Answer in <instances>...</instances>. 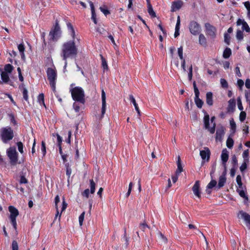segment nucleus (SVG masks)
Segmentation results:
<instances>
[{
	"mask_svg": "<svg viewBox=\"0 0 250 250\" xmlns=\"http://www.w3.org/2000/svg\"><path fill=\"white\" fill-rule=\"evenodd\" d=\"M66 25L73 40L63 43L61 48L60 55L65 62L64 69H65L67 64V59L75 57L78 53V49L74 42L75 33L73 27L70 22H67Z\"/></svg>",
	"mask_w": 250,
	"mask_h": 250,
	"instance_id": "f257e3e1",
	"label": "nucleus"
},
{
	"mask_svg": "<svg viewBox=\"0 0 250 250\" xmlns=\"http://www.w3.org/2000/svg\"><path fill=\"white\" fill-rule=\"evenodd\" d=\"M70 92L73 100L84 104L85 103V95L84 90L82 87L79 86L75 87L74 88H71Z\"/></svg>",
	"mask_w": 250,
	"mask_h": 250,
	"instance_id": "f03ea898",
	"label": "nucleus"
},
{
	"mask_svg": "<svg viewBox=\"0 0 250 250\" xmlns=\"http://www.w3.org/2000/svg\"><path fill=\"white\" fill-rule=\"evenodd\" d=\"M0 136L2 142L4 143H7L13 139V131L10 127L2 128L1 130Z\"/></svg>",
	"mask_w": 250,
	"mask_h": 250,
	"instance_id": "7ed1b4c3",
	"label": "nucleus"
},
{
	"mask_svg": "<svg viewBox=\"0 0 250 250\" xmlns=\"http://www.w3.org/2000/svg\"><path fill=\"white\" fill-rule=\"evenodd\" d=\"M47 77L49 84L53 91L56 90V81L57 79V73L54 69L52 68H48L47 70Z\"/></svg>",
	"mask_w": 250,
	"mask_h": 250,
	"instance_id": "20e7f679",
	"label": "nucleus"
},
{
	"mask_svg": "<svg viewBox=\"0 0 250 250\" xmlns=\"http://www.w3.org/2000/svg\"><path fill=\"white\" fill-rule=\"evenodd\" d=\"M61 28L59 25L58 22L56 21L54 28L49 33L50 40L54 42L57 41L61 37Z\"/></svg>",
	"mask_w": 250,
	"mask_h": 250,
	"instance_id": "39448f33",
	"label": "nucleus"
},
{
	"mask_svg": "<svg viewBox=\"0 0 250 250\" xmlns=\"http://www.w3.org/2000/svg\"><path fill=\"white\" fill-rule=\"evenodd\" d=\"M7 154L12 165H16L18 161V152L15 147H11L7 150Z\"/></svg>",
	"mask_w": 250,
	"mask_h": 250,
	"instance_id": "423d86ee",
	"label": "nucleus"
},
{
	"mask_svg": "<svg viewBox=\"0 0 250 250\" xmlns=\"http://www.w3.org/2000/svg\"><path fill=\"white\" fill-rule=\"evenodd\" d=\"M10 213V219L11 222L15 229H17L16 217L19 215L18 210L13 206H10L8 208Z\"/></svg>",
	"mask_w": 250,
	"mask_h": 250,
	"instance_id": "0eeeda50",
	"label": "nucleus"
},
{
	"mask_svg": "<svg viewBox=\"0 0 250 250\" xmlns=\"http://www.w3.org/2000/svg\"><path fill=\"white\" fill-rule=\"evenodd\" d=\"M190 32L193 35L198 34L201 31L200 25L195 21H191L189 25Z\"/></svg>",
	"mask_w": 250,
	"mask_h": 250,
	"instance_id": "6e6552de",
	"label": "nucleus"
},
{
	"mask_svg": "<svg viewBox=\"0 0 250 250\" xmlns=\"http://www.w3.org/2000/svg\"><path fill=\"white\" fill-rule=\"evenodd\" d=\"M206 35L209 36L211 38L214 39L216 35V28L209 23L205 24Z\"/></svg>",
	"mask_w": 250,
	"mask_h": 250,
	"instance_id": "1a4fd4ad",
	"label": "nucleus"
},
{
	"mask_svg": "<svg viewBox=\"0 0 250 250\" xmlns=\"http://www.w3.org/2000/svg\"><path fill=\"white\" fill-rule=\"evenodd\" d=\"M204 124L205 128L208 129L210 133L213 134L215 132L216 124L214 123L213 126L212 127H209V116L208 114L205 115Z\"/></svg>",
	"mask_w": 250,
	"mask_h": 250,
	"instance_id": "9d476101",
	"label": "nucleus"
},
{
	"mask_svg": "<svg viewBox=\"0 0 250 250\" xmlns=\"http://www.w3.org/2000/svg\"><path fill=\"white\" fill-rule=\"evenodd\" d=\"M210 151L208 147H204V150H200V155L203 160H206L208 162L209 160Z\"/></svg>",
	"mask_w": 250,
	"mask_h": 250,
	"instance_id": "9b49d317",
	"label": "nucleus"
},
{
	"mask_svg": "<svg viewBox=\"0 0 250 250\" xmlns=\"http://www.w3.org/2000/svg\"><path fill=\"white\" fill-rule=\"evenodd\" d=\"M221 160L222 162V165L223 166H225L227 165V162L229 159V152L226 148L223 149L221 155Z\"/></svg>",
	"mask_w": 250,
	"mask_h": 250,
	"instance_id": "f8f14e48",
	"label": "nucleus"
},
{
	"mask_svg": "<svg viewBox=\"0 0 250 250\" xmlns=\"http://www.w3.org/2000/svg\"><path fill=\"white\" fill-rule=\"evenodd\" d=\"M237 25H242V29L243 30H245L247 32H250V28L249 26L247 23L244 20L239 19L237 21Z\"/></svg>",
	"mask_w": 250,
	"mask_h": 250,
	"instance_id": "ddd939ff",
	"label": "nucleus"
},
{
	"mask_svg": "<svg viewBox=\"0 0 250 250\" xmlns=\"http://www.w3.org/2000/svg\"><path fill=\"white\" fill-rule=\"evenodd\" d=\"M183 1L181 0L173 1L171 5V12H175L181 8L183 5Z\"/></svg>",
	"mask_w": 250,
	"mask_h": 250,
	"instance_id": "4468645a",
	"label": "nucleus"
},
{
	"mask_svg": "<svg viewBox=\"0 0 250 250\" xmlns=\"http://www.w3.org/2000/svg\"><path fill=\"white\" fill-rule=\"evenodd\" d=\"M105 93L103 89L102 91V117L104 115L106 110V101H105Z\"/></svg>",
	"mask_w": 250,
	"mask_h": 250,
	"instance_id": "2eb2a0df",
	"label": "nucleus"
},
{
	"mask_svg": "<svg viewBox=\"0 0 250 250\" xmlns=\"http://www.w3.org/2000/svg\"><path fill=\"white\" fill-rule=\"evenodd\" d=\"M192 190L195 195L199 198L200 197L201 192L200 191V182L199 181L195 182L192 187Z\"/></svg>",
	"mask_w": 250,
	"mask_h": 250,
	"instance_id": "dca6fc26",
	"label": "nucleus"
},
{
	"mask_svg": "<svg viewBox=\"0 0 250 250\" xmlns=\"http://www.w3.org/2000/svg\"><path fill=\"white\" fill-rule=\"evenodd\" d=\"M239 214L241 215V218L243 219L247 223V227L250 228V215L243 211H240Z\"/></svg>",
	"mask_w": 250,
	"mask_h": 250,
	"instance_id": "f3484780",
	"label": "nucleus"
},
{
	"mask_svg": "<svg viewBox=\"0 0 250 250\" xmlns=\"http://www.w3.org/2000/svg\"><path fill=\"white\" fill-rule=\"evenodd\" d=\"M225 134L224 128L223 126L218 128L216 132V140L221 141Z\"/></svg>",
	"mask_w": 250,
	"mask_h": 250,
	"instance_id": "a211bd4d",
	"label": "nucleus"
},
{
	"mask_svg": "<svg viewBox=\"0 0 250 250\" xmlns=\"http://www.w3.org/2000/svg\"><path fill=\"white\" fill-rule=\"evenodd\" d=\"M226 177H225L224 175H221L219 177L218 184L216 187V189L217 190L224 186L225 183H226Z\"/></svg>",
	"mask_w": 250,
	"mask_h": 250,
	"instance_id": "6ab92c4d",
	"label": "nucleus"
},
{
	"mask_svg": "<svg viewBox=\"0 0 250 250\" xmlns=\"http://www.w3.org/2000/svg\"><path fill=\"white\" fill-rule=\"evenodd\" d=\"M217 184V182L215 180H211V181L208 184L207 187V189L206 190V192L209 194L211 193L210 189L213 188V187L216 188V186Z\"/></svg>",
	"mask_w": 250,
	"mask_h": 250,
	"instance_id": "aec40b11",
	"label": "nucleus"
},
{
	"mask_svg": "<svg viewBox=\"0 0 250 250\" xmlns=\"http://www.w3.org/2000/svg\"><path fill=\"white\" fill-rule=\"evenodd\" d=\"M180 26V16H178L177 17V22H176L175 29V33H174V35L175 38L177 37L180 34V33H179Z\"/></svg>",
	"mask_w": 250,
	"mask_h": 250,
	"instance_id": "412c9836",
	"label": "nucleus"
},
{
	"mask_svg": "<svg viewBox=\"0 0 250 250\" xmlns=\"http://www.w3.org/2000/svg\"><path fill=\"white\" fill-rule=\"evenodd\" d=\"M206 103L208 105H213L212 93L211 92H207L206 94Z\"/></svg>",
	"mask_w": 250,
	"mask_h": 250,
	"instance_id": "4be33fe9",
	"label": "nucleus"
},
{
	"mask_svg": "<svg viewBox=\"0 0 250 250\" xmlns=\"http://www.w3.org/2000/svg\"><path fill=\"white\" fill-rule=\"evenodd\" d=\"M1 79L4 83H8L10 81L9 76L8 73L2 71L0 74Z\"/></svg>",
	"mask_w": 250,
	"mask_h": 250,
	"instance_id": "5701e85b",
	"label": "nucleus"
},
{
	"mask_svg": "<svg viewBox=\"0 0 250 250\" xmlns=\"http://www.w3.org/2000/svg\"><path fill=\"white\" fill-rule=\"evenodd\" d=\"M199 94H197V95H195L194 101L197 106L201 108L203 104V102L199 98Z\"/></svg>",
	"mask_w": 250,
	"mask_h": 250,
	"instance_id": "b1692460",
	"label": "nucleus"
},
{
	"mask_svg": "<svg viewBox=\"0 0 250 250\" xmlns=\"http://www.w3.org/2000/svg\"><path fill=\"white\" fill-rule=\"evenodd\" d=\"M177 169L176 171V174L179 175L180 173L183 171V167L181 164L180 157L178 156V160L177 162Z\"/></svg>",
	"mask_w": 250,
	"mask_h": 250,
	"instance_id": "393cba45",
	"label": "nucleus"
},
{
	"mask_svg": "<svg viewBox=\"0 0 250 250\" xmlns=\"http://www.w3.org/2000/svg\"><path fill=\"white\" fill-rule=\"evenodd\" d=\"M129 100L133 104V105H134V106L135 107V110L137 112L138 114L139 115H140V110L139 109L138 104H137L136 102V100H135V98H134V97L132 95H129Z\"/></svg>",
	"mask_w": 250,
	"mask_h": 250,
	"instance_id": "a878e982",
	"label": "nucleus"
},
{
	"mask_svg": "<svg viewBox=\"0 0 250 250\" xmlns=\"http://www.w3.org/2000/svg\"><path fill=\"white\" fill-rule=\"evenodd\" d=\"M18 48L19 49V52L21 53V59L24 61L25 60V56L24 53L25 49L24 45L21 43L18 46Z\"/></svg>",
	"mask_w": 250,
	"mask_h": 250,
	"instance_id": "bb28decb",
	"label": "nucleus"
},
{
	"mask_svg": "<svg viewBox=\"0 0 250 250\" xmlns=\"http://www.w3.org/2000/svg\"><path fill=\"white\" fill-rule=\"evenodd\" d=\"M147 8H148V12L149 14L152 17H156V13L154 11L152 6H151L150 1L147 0Z\"/></svg>",
	"mask_w": 250,
	"mask_h": 250,
	"instance_id": "cd10ccee",
	"label": "nucleus"
},
{
	"mask_svg": "<svg viewBox=\"0 0 250 250\" xmlns=\"http://www.w3.org/2000/svg\"><path fill=\"white\" fill-rule=\"evenodd\" d=\"M199 43L200 44L204 45V46L206 45V44H207L206 38L203 34H201L199 35Z\"/></svg>",
	"mask_w": 250,
	"mask_h": 250,
	"instance_id": "c85d7f7f",
	"label": "nucleus"
},
{
	"mask_svg": "<svg viewBox=\"0 0 250 250\" xmlns=\"http://www.w3.org/2000/svg\"><path fill=\"white\" fill-rule=\"evenodd\" d=\"M231 54V50L229 48H226L223 52V56L225 59L229 58Z\"/></svg>",
	"mask_w": 250,
	"mask_h": 250,
	"instance_id": "c756f323",
	"label": "nucleus"
},
{
	"mask_svg": "<svg viewBox=\"0 0 250 250\" xmlns=\"http://www.w3.org/2000/svg\"><path fill=\"white\" fill-rule=\"evenodd\" d=\"M4 71L7 73H11L13 69V66L10 64H7L4 66Z\"/></svg>",
	"mask_w": 250,
	"mask_h": 250,
	"instance_id": "7c9ffc66",
	"label": "nucleus"
},
{
	"mask_svg": "<svg viewBox=\"0 0 250 250\" xmlns=\"http://www.w3.org/2000/svg\"><path fill=\"white\" fill-rule=\"evenodd\" d=\"M89 3H90V6L91 8V14H92L91 19H95V18H96V13L95 11L94 4H93V2H92L91 1H90L89 2Z\"/></svg>",
	"mask_w": 250,
	"mask_h": 250,
	"instance_id": "2f4dec72",
	"label": "nucleus"
},
{
	"mask_svg": "<svg viewBox=\"0 0 250 250\" xmlns=\"http://www.w3.org/2000/svg\"><path fill=\"white\" fill-rule=\"evenodd\" d=\"M158 238L161 243H166L167 242V238L161 232L158 233Z\"/></svg>",
	"mask_w": 250,
	"mask_h": 250,
	"instance_id": "473e14b6",
	"label": "nucleus"
},
{
	"mask_svg": "<svg viewBox=\"0 0 250 250\" xmlns=\"http://www.w3.org/2000/svg\"><path fill=\"white\" fill-rule=\"evenodd\" d=\"M233 143H234V142H233V140L232 139H231L229 137L228 138V139L227 140V142H226V145L228 148H232L233 146Z\"/></svg>",
	"mask_w": 250,
	"mask_h": 250,
	"instance_id": "72a5a7b5",
	"label": "nucleus"
},
{
	"mask_svg": "<svg viewBox=\"0 0 250 250\" xmlns=\"http://www.w3.org/2000/svg\"><path fill=\"white\" fill-rule=\"evenodd\" d=\"M60 202V197L58 195H57L55 198V208L57 210V214H56V218L59 215V210L58 208L57 204Z\"/></svg>",
	"mask_w": 250,
	"mask_h": 250,
	"instance_id": "f704fd0d",
	"label": "nucleus"
},
{
	"mask_svg": "<svg viewBox=\"0 0 250 250\" xmlns=\"http://www.w3.org/2000/svg\"><path fill=\"white\" fill-rule=\"evenodd\" d=\"M236 37L237 39L239 41L243 40V32L241 30H238L237 31Z\"/></svg>",
	"mask_w": 250,
	"mask_h": 250,
	"instance_id": "c9c22d12",
	"label": "nucleus"
},
{
	"mask_svg": "<svg viewBox=\"0 0 250 250\" xmlns=\"http://www.w3.org/2000/svg\"><path fill=\"white\" fill-rule=\"evenodd\" d=\"M65 167H66V174L68 176V178H69L70 177L71 172H72V170H71V168H70V167H69L68 164H66Z\"/></svg>",
	"mask_w": 250,
	"mask_h": 250,
	"instance_id": "e433bc0d",
	"label": "nucleus"
},
{
	"mask_svg": "<svg viewBox=\"0 0 250 250\" xmlns=\"http://www.w3.org/2000/svg\"><path fill=\"white\" fill-rule=\"evenodd\" d=\"M38 102L40 104H42L44 106H45V105L44 104V95L42 93L40 94L39 95L38 97Z\"/></svg>",
	"mask_w": 250,
	"mask_h": 250,
	"instance_id": "4c0bfd02",
	"label": "nucleus"
},
{
	"mask_svg": "<svg viewBox=\"0 0 250 250\" xmlns=\"http://www.w3.org/2000/svg\"><path fill=\"white\" fill-rule=\"evenodd\" d=\"M90 192L93 194L95 192V183L93 180H90Z\"/></svg>",
	"mask_w": 250,
	"mask_h": 250,
	"instance_id": "58836bf2",
	"label": "nucleus"
},
{
	"mask_svg": "<svg viewBox=\"0 0 250 250\" xmlns=\"http://www.w3.org/2000/svg\"><path fill=\"white\" fill-rule=\"evenodd\" d=\"M220 83L221 86L224 88H227L228 87V83L227 81L224 79H221Z\"/></svg>",
	"mask_w": 250,
	"mask_h": 250,
	"instance_id": "ea45409f",
	"label": "nucleus"
},
{
	"mask_svg": "<svg viewBox=\"0 0 250 250\" xmlns=\"http://www.w3.org/2000/svg\"><path fill=\"white\" fill-rule=\"evenodd\" d=\"M231 163L234 167H237V159L236 156L233 155L231 157Z\"/></svg>",
	"mask_w": 250,
	"mask_h": 250,
	"instance_id": "a19ab883",
	"label": "nucleus"
},
{
	"mask_svg": "<svg viewBox=\"0 0 250 250\" xmlns=\"http://www.w3.org/2000/svg\"><path fill=\"white\" fill-rule=\"evenodd\" d=\"M23 98L26 101H28V91L26 88H24L23 89L22 91Z\"/></svg>",
	"mask_w": 250,
	"mask_h": 250,
	"instance_id": "79ce46f5",
	"label": "nucleus"
},
{
	"mask_svg": "<svg viewBox=\"0 0 250 250\" xmlns=\"http://www.w3.org/2000/svg\"><path fill=\"white\" fill-rule=\"evenodd\" d=\"M246 117V112L244 111H243L242 110V111L240 112V115H239L240 121L241 122H243L245 120Z\"/></svg>",
	"mask_w": 250,
	"mask_h": 250,
	"instance_id": "37998d69",
	"label": "nucleus"
},
{
	"mask_svg": "<svg viewBox=\"0 0 250 250\" xmlns=\"http://www.w3.org/2000/svg\"><path fill=\"white\" fill-rule=\"evenodd\" d=\"M67 204L65 202L64 199H63V201H62V208L61 213H62L64 210H65V209H66V208L67 207ZM61 216V214H60L59 215V220H60Z\"/></svg>",
	"mask_w": 250,
	"mask_h": 250,
	"instance_id": "c03bdc74",
	"label": "nucleus"
},
{
	"mask_svg": "<svg viewBox=\"0 0 250 250\" xmlns=\"http://www.w3.org/2000/svg\"><path fill=\"white\" fill-rule=\"evenodd\" d=\"M236 182L238 185L239 188H242V183L241 181V177L240 175H238L236 177Z\"/></svg>",
	"mask_w": 250,
	"mask_h": 250,
	"instance_id": "a18cd8bd",
	"label": "nucleus"
},
{
	"mask_svg": "<svg viewBox=\"0 0 250 250\" xmlns=\"http://www.w3.org/2000/svg\"><path fill=\"white\" fill-rule=\"evenodd\" d=\"M178 54L179 56V58L181 60L183 61L184 58L183 56V47L181 46L180 47L178 48Z\"/></svg>",
	"mask_w": 250,
	"mask_h": 250,
	"instance_id": "49530a36",
	"label": "nucleus"
},
{
	"mask_svg": "<svg viewBox=\"0 0 250 250\" xmlns=\"http://www.w3.org/2000/svg\"><path fill=\"white\" fill-rule=\"evenodd\" d=\"M12 250H19L18 243L16 241L13 240L12 241Z\"/></svg>",
	"mask_w": 250,
	"mask_h": 250,
	"instance_id": "de8ad7c7",
	"label": "nucleus"
},
{
	"mask_svg": "<svg viewBox=\"0 0 250 250\" xmlns=\"http://www.w3.org/2000/svg\"><path fill=\"white\" fill-rule=\"evenodd\" d=\"M85 212H83L79 217V222L80 226L83 225V223L84 220Z\"/></svg>",
	"mask_w": 250,
	"mask_h": 250,
	"instance_id": "09e8293b",
	"label": "nucleus"
},
{
	"mask_svg": "<svg viewBox=\"0 0 250 250\" xmlns=\"http://www.w3.org/2000/svg\"><path fill=\"white\" fill-rule=\"evenodd\" d=\"M132 187H133V183L132 182H130L129 183V184L128 191H127V193H126V195H125V197H128L130 195V193H131V190H132Z\"/></svg>",
	"mask_w": 250,
	"mask_h": 250,
	"instance_id": "8fccbe9b",
	"label": "nucleus"
},
{
	"mask_svg": "<svg viewBox=\"0 0 250 250\" xmlns=\"http://www.w3.org/2000/svg\"><path fill=\"white\" fill-rule=\"evenodd\" d=\"M17 146L18 147V150L20 153H22L23 152V144L21 142H19L17 143Z\"/></svg>",
	"mask_w": 250,
	"mask_h": 250,
	"instance_id": "3c124183",
	"label": "nucleus"
},
{
	"mask_svg": "<svg viewBox=\"0 0 250 250\" xmlns=\"http://www.w3.org/2000/svg\"><path fill=\"white\" fill-rule=\"evenodd\" d=\"M230 125L231 126V129L233 130L234 132L236 129V124L233 119L230 121Z\"/></svg>",
	"mask_w": 250,
	"mask_h": 250,
	"instance_id": "603ef678",
	"label": "nucleus"
},
{
	"mask_svg": "<svg viewBox=\"0 0 250 250\" xmlns=\"http://www.w3.org/2000/svg\"><path fill=\"white\" fill-rule=\"evenodd\" d=\"M237 105H238V108L240 110H243V107L242 106L241 100L240 97H238L237 98Z\"/></svg>",
	"mask_w": 250,
	"mask_h": 250,
	"instance_id": "864d4df0",
	"label": "nucleus"
},
{
	"mask_svg": "<svg viewBox=\"0 0 250 250\" xmlns=\"http://www.w3.org/2000/svg\"><path fill=\"white\" fill-rule=\"evenodd\" d=\"M41 150L43 153V156H44L46 154V147H45V144L43 141H42V142Z\"/></svg>",
	"mask_w": 250,
	"mask_h": 250,
	"instance_id": "5fc2aeb1",
	"label": "nucleus"
},
{
	"mask_svg": "<svg viewBox=\"0 0 250 250\" xmlns=\"http://www.w3.org/2000/svg\"><path fill=\"white\" fill-rule=\"evenodd\" d=\"M100 9L101 11L102 12L105 16H106L108 14H110L109 11L108 9H105L103 7H102V6L100 7Z\"/></svg>",
	"mask_w": 250,
	"mask_h": 250,
	"instance_id": "6e6d98bb",
	"label": "nucleus"
},
{
	"mask_svg": "<svg viewBox=\"0 0 250 250\" xmlns=\"http://www.w3.org/2000/svg\"><path fill=\"white\" fill-rule=\"evenodd\" d=\"M245 93L246 101L250 104V91H245Z\"/></svg>",
	"mask_w": 250,
	"mask_h": 250,
	"instance_id": "4d7b16f0",
	"label": "nucleus"
},
{
	"mask_svg": "<svg viewBox=\"0 0 250 250\" xmlns=\"http://www.w3.org/2000/svg\"><path fill=\"white\" fill-rule=\"evenodd\" d=\"M224 41H225V42L227 44H229V42H230V37L227 33H225V35H224Z\"/></svg>",
	"mask_w": 250,
	"mask_h": 250,
	"instance_id": "13d9d810",
	"label": "nucleus"
},
{
	"mask_svg": "<svg viewBox=\"0 0 250 250\" xmlns=\"http://www.w3.org/2000/svg\"><path fill=\"white\" fill-rule=\"evenodd\" d=\"M102 66L104 69H107L108 66L106 60L103 57H102Z\"/></svg>",
	"mask_w": 250,
	"mask_h": 250,
	"instance_id": "bf43d9fd",
	"label": "nucleus"
},
{
	"mask_svg": "<svg viewBox=\"0 0 250 250\" xmlns=\"http://www.w3.org/2000/svg\"><path fill=\"white\" fill-rule=\"evenodd\" d=\"M139 227L143 231H144L146 228L149 229V226L146 223H141Z\"/></svg>",
	"mask_w": 250,
	"mask_h": 250,
	"instance_id": "052dcab7",
	"label": "nucleus"
},
{
	"mask_svg": "<svg viewBox=\"0 0 250 250\" xmlns=\"http://www.w3.org/2000/svg\"><path fill=\"white\" fill-rule=\"evenodd\" d=\"M56 136L57 137V142L58 143V145H61L62 139V137H61L58 134H53V136L54 137L55 136Z\"/></svg>",
	"mask_w": 250,
	"mask_h": 250,
	"instance_id": "680f3d73",
	"label": "nucleus"
},
{
	"mask_svg": "<svg viewBox=\"0 0 250 250\" xmlns=\"http://www.w3.org/2000/svg\"><path fill=\"white\" fill-rule=\"evenodd\" d=\"M237 191L239 192V194L241 197L248 199V197L246 196L245 191L243 190H237Z\"/></svg>",
	"mask_w": 250,
	"mask_h": 250,
	"instance_id": "e2e57ef3",
	"label": "nucleus"
},
{
	"mask_svg": "<svg viewBox=\"0 0 250 250\" xmlns=\"http://www.w3.org/2000/svg\"><path fill=\"white\" fill-rule=\"evenodd\" d=\"M179 217H180V220L183 223H185L186 221H187V218L186 216H185V215L183 213L180 215Z\"/></svg>",
	"mask_w": 250,
	"mask_h": 250,
	"instance_id": "0e129e2a",
	"label": "nucleus"
},
{
	"mask_svg": "<svg viewBox=\"0 0 250 250\" xmlns=\"http://www.w3.org/2000/svg\"><path fill=\"white\" fill-rule=\"evenodd\" d=\"M193 88H194V91L195 93V95H197V94H200L199 91L196 86L195 82H193Z\"/></svg>",
	"mask_w": 250,
	"mask_h": 250,
	"instance_id": "69168bd1",
	"label": "nucleus"
},
{
	"mask_svg": "<svg viewBox=\"0 0 250 250\" xmlns=\"http://www.w3.org/2000/svg\"><path fill=\"white\" fill-rule=\"evenodd\" d=\"M247 164L245 162L243 163L240 167V170L241 172L244 171L247 168Z\"/></svg>",
	"mask_w": 250,
	"mask_h": 250,
	"instance_id": "338daca9",
	"label": "nucleus"
},
{
	"mask_svg": "<svg viewBox=\"0 0 250 250\" xmlns=\"http://www.w3.org/2000/svg\"><path fill=\"white\" fill-rule=\"evenodd\" d=\"M27 180L25 178L24 176H21V179L20 181L21 184H26L27 183Z\"/></svg>",
	"mask_w": 250,
	"mask_h": 250,
	"instance_id": "774afa93",
	"label": "nucleus"
}]
</instances>
